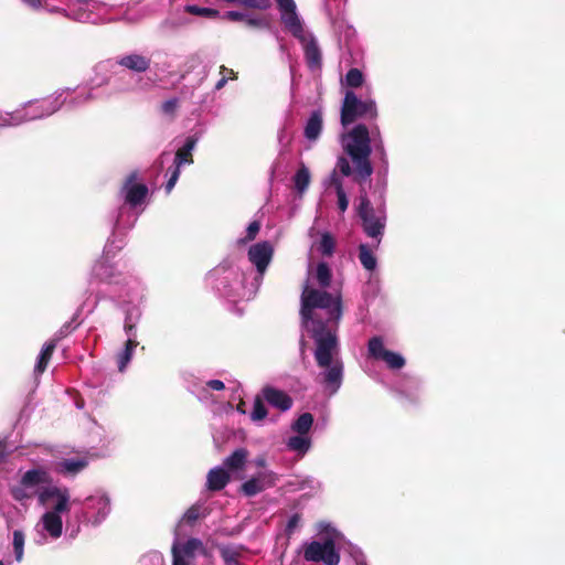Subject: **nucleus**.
Here are the masks:
<instances>
[{
    "label": "nucleus",
    "instance_id": "nucleus-21",
    "mask_svg": "<svg viewBox=\"0 0 565 565\" xmlns=\"http://www.w3.org/2000/svg\"><path fill=\"white\" fill-rule=\"evenodd\" d=\"M150 58L140 54L125 55L118 61L120 66L137 73L146 72L150 67Z\"/></svg>",
    "mask_w": 565,
    "mask_h": 565
},
{
    "label": "nucleus",
    "instance_id": "nucleus-54",
    "mask_svg": "<svg viewBox=\"0 0 565 565\" xmlns=\"http://www.w3.org/2000/svg\"><path fill=\"white\" fill-rule=\"evenodd\" d=\"M227 81H228V77L226 75L221 76V78L215 84V89L216 90L222 89L226 85Z\"/></svg>",
    "mask_w": 565,
    "mask_h": 565
},
{
    "label": "nucleus",
    "instance_id": "nucleus-3",
    "mask_svg": "<svg viewBox=\"0 0 565 565\" xmlns=\"http://www.w3.org/2000/svg\"><path fill=\"white\" fill-rule=\"evenodd\" d=\"M377 117L376 104L373 99H360L353 90H347L341 106L340 120L347 127L358 119H374Z\"/></svg>",
    "mask_w": 565,
    "mask_h": 565
},
{
    "label": "nucleus",
    "instance_id": "nucleus-43",
    "mask_svg": "<svg viewBox=\"0 0 565 565\" xmlns=\"http://www.w3.org/2000/svg\"><path fill=\"white\" fill-rule=\"evenodd\" d=\"M301 522V514L300 513H295L292 514L289 520H288V523L286 525V534L288 536H291L295 532V530L299 526Z\"/></svg>",
    "mask_w": 565,
    "mask_h": 565
},
{
    "label": "nucleus",
    "instance_id": "nucleus-5",
    "mask_svg": "<svg viewBox=\"0 0 565 565\" xmlns=\"http://www.w3.org/2000/svg\"><path fill=\"white\" fill-rule=\"evenodd\" d=\"M311 332L317 344L315 358L318 366H330L333 359V352L338 347L337 335L327 328V323L324 321H313Z\"/></svg>",
    "mask_w": 565,
    "mask_h": 565
},
{
    "label": "nucleus",
    "instance_id": "nucleus-17",
    "mask_svg": "<svg viewBox=\"0 0 565 565\" xmlns=\"http://www.w3.org/2000/svg\"><path fill=\"white\" fill-rule=\"evenodd\" d=\"M198 143V138L195 136H189L185 139L184 145L179 148L175 152L173 166L181 169L184 164L193 163V150Z\"/></svg>",
    "mask_w": 565,
    "mask_h": 565
},
{
    "label": "nucleus",
    "instance_id": "nucleus-36",
    "mask_svg": "<svg viewBox=\"0 0 565 565\" xmlns=\"http://www.w3.org/2000/svg\"><path fill=\"white\" fill-rule=\"evenodd\" d=\"M289 449L305 454L310 448V440L303 435L292 436L288 439Z\"/></svg>",
    "mask_w": 565,
    "mask_h": 565
},
{
    "label": "nucleus",
    "instance_id": "nucleus-59",
    "mask_svg": "<svg viewBox=\"0 0 565 565\" xmlns=\"http://www.w3.org/2000/svg\"><path fill=\"white\" fill-rule=\"evenodd\" d=\"M237 409H238L239 412H243V413H244V409H243V406H242V405H238V406H237Z\"/></svg>",
    "mask_w": 565,
    "mask_h": 565
},
{
    "label": "nucleus",
    "instance_id": "nucleus-34",
    "mask_svg": "<svg viewBox=\"0 0 565 565\" xmlns=\"http://www.w3.org/2000/svg\"><path fill=\"white\" fill-rule=\"evenodd\" d=\"M265 398L262 395H256L254 398V406L250 413V419L254 422H259L266 418L268 412L264 404Z\"/></svg>",
    "mask_w": 565,
    "mask_h": 565
},
{
    "label": "nucleus",
    "instance_id": "nucleus-53",
    "mask_svg": "<svg viewBox=\"0 0 565 565\" xmlns=\"http://www.w3.org/2000/svg\"><path fill=\"white\" fill-rule=\"evenodd\" d=\"M71 332V323H65L64 326H62V328L58 330L57 332V339H62L64 337H66L68 333Z\"/></svg>",
    "mask_w": 565,
    "mask_h": 565
},
{
    "label": "nucleus",
    "instance_id": "nucleus-47",
    "mask_svg": "<svg viewBox=\"0 0 565 565\" xmlns=\"http://www.w3.org/2000/svg\"><path fill=\"white\" fill-rule=\"evenodd\" d=\"M278 9L281 13H287L289 11L296 10V3L294 0H275Z\"/></svg>",
    "mask_w": 565,
    "mask_h": 565
},
{
    "label": "nucleus",
    "instance_id": "nucleus-33",
    "mask_svg": "<svg viewBox=\"0 0 565 565\" xmlns=\"http://www.w3.org/2000/svg\"><path fill=\"white\" fill-rule=\"evenodd\" d=\"M334 248H335V239L334 237L326 232L321 235V239L319 242V245H318V250L323 255V256H332L333 253H334Z\"/></svg>",
    "mask_w": 565,
    "mask_h": 565
},
{
    "label": "nucleus",
    "instance_id": "nucleus-8",
    "mask_svg": "<svg viewBox=\"0 0 565 565\" xmlns=\"http://www.w3.org/2000/svg\"><path fill=\"white\" fill-rule=\"evenodd\" d=\"M196 552L205 554V546L200 539L191 537L184 543L175 542L171 547L172 565H190Z\"/></svg>",
    "mask_w": 565,
    "mask_h": 565
},
{
    "label": "nucleus",
    "instance_id": "nucleus-51",
    "mask_svg": "<svg viewBox=\"0 0 565 565\" xmlns=\"http://www.w3.org/2000/svg\"><path fill=\"white\" fill-rule=\"evenodd\" d=\"M220 74L221 76L226 75L228 79H236L237 75L232 68H227L226 66L222 65L220 67Z\"/></svg>",
    "mask_w": 565,
    "mask_h": 565
},
{
    "label": "nucleus",
    "instance_id": "nucleus-49",
    "mask_svg": "<svg viewBox=\"0 0 565 565\" xmlns=\"http://www.w3.org/2000/svg\"><path fill=\"white\" fill-rule=\"evenodd\" d=\"M223 18L233 22H238L244 21L246 14L239 11H227Z\"/></svg>",
    "mask_w": 565,
    "mask_h": 565
},
{
    "label": "nucleus",
    "instance_id": "nucleus-30",
    "mask_svg": "<svg viewBox=\"0 0 565 565\" xmlns=\"http://www.w3.org/2000/svg\"><path fill=\"white\" fill-rule=\"evenodd\" d=\"M310 171L309 169L301 163L300 168L297 170L296 174L294 175V183L295 188L299 193H303L309 184H310Z\"/></svg>",
    "mask_w": 565,
    "mask_h": 565
},
{
    "label": "nucleus",
    "instance_id": "nucleus-7",
    "mask_svg": "<svg viewBox=\"0 0 565 565\" xmlns=\"http://www.w3.org/2000/svg\"><path fill=\"white\" fill-rule=\"evenodd\" d=\"M369 356L383 361L391 370H401L405 366V359L397 352L384 348L383 339L379 335L372 337L367 342Z\"/></svg>",
    "mask_w": 565,
    "mask_h": 565
},
{
    "label": "nucleus",
    "instance_id": "nucleus-46",
    "mask_svg": "<svg viewBox=\"0 0 565 565\" xmlns=\"http://www.w3.org/2000/svg\"><path fill=\"white\" fill-rule=\"evenodd\" d=\"M26 487H23L21 483L20 486L18 487H14L12 490H11V494L12 497L18 500V501H22L24 499H29L31 498V494L26 492Z\"/></svg>",
    "mask_w": 565,
    "mask_h": 565
},
{
    "label": "nucleus",
    "instance_id": "nucleus-50",
    "mask_svg": "<svg viewBox=\"0 0 565 565\" xmlns=\"http://www.w3.org/2000/svg\"><path fill=\"white\" fill-rule=\"evenodd\" d=\"M313 309H305L303 308V300L301 299V309H300V313H301V317L302 319L307 322L309 320H311V322L313 323V321H321L320 319H315L313 318V313H312Z\"/></svg>",
    "mask_w": 565,
    "mask_h": 565
},
{
    "label": "nucleus",
    "instance_id": "nucleus-14",
    "mask_svg": "<svg viewBox=\"0 0 565 565\" xmlns=\"http://www.w3.org/2000/svg\"><path fill=\"white\" fill-rule=\"evenodd\" d=\"M303 45L305 58L310 70H318L322 65V55L320 47L312 35L307 36L306 40L300 41Z\"/></svg>",
    "mask_w": 565,
    "mask_h": 565
},
{
    "label": "nucleus",
    "instance_id": "nucleus-38",
    "mask_svg": "<svg viewBox=\"0 0 565 565\" xmlns=\"http://www.w3.org/2000/svg\"><path fill=\"white\" fill-rule=\"evenodd\" d=\"M23 547H24V534L21 531L15 530L13 532V550H14L15 559L18 562H21L23 559Z\"/></svg>",
    "mask_w": 565,
    "mask_h": 565
},
{
    "label": "nucleus",
    "instance_id": "nucleus-26",
    "mask_svg": "<svg viewBox=\"0 0 565 565\" xmlns=\"http://www.w3.org/2000/svg\"><path fill=\"white\" fill-rule=\"evenodd\" d=\"M359 260L369 271H373L377 266V259L366 244L359 245Z\"/></svg>",
    "mask_w": 565,
    "mask_h": 565
},
{
    "label": "nucleus",
    "instance_id": "nucleus-52",
    "mask_svg": "<svg viewBox=\"0 0 565 565\" xmlns=\"http://www.w3.org/2000/svg\"><path fill=\"white\" fill-rule=\"evenodd\" d=\"M206 385L214 391H222L225 388L224 383L220 380H211L206 383Z\"/></svg>",
    "mask_w": 565,
    "mask_h": 565
},
{
    "label": "nucleus",
    "instance_id": "nucleus-22",
    "mask_svg": "<svg viewBox=\"0 0 565 565\" xmlns=\"http://www.w3.org/2000/svg\"><path fill=\"white\" fill-rule=\"evenodd\" d=\"M281 22L284 23L286 29L299 41L306 40V34L296 10L282 13Z\"/></svg>",
    "mask_w": 565,
    "mask_h": 565
},
{
    "label": "nucleus",
    "instance_id": "nucleus-58",
    "mask_svg": "<svg viewBox=\"0 0 565 565\" xmlns=\"http://www.w3.org/2000/svg\"><path fill=\"white\" fill-rule=\"evenodd\" d=\"M356 565H367V563L365 561H359L356 562Z\"/></svg>",
    "mask_w": 565,
    "mask_h": 565
},
{
    "label": "nucleus",
    "instance_id": "nucleus-55",
    "mask_svg": "<svg viewBox=\"0 0 565 565\" xmlns=\"http://www.w3.org/2000/svg\"><path fill=\"white\" fill-rule=\"evenodd\" d=\"M23 2L28 3L29 6L33 8H38L41 6V0H22Z\"/></svg>",
    "mask_w": 565,
    "mask_h": 565
},
{
    "label": "nucleus",
    "instance_id": "nucleus-1",
    "mask_svg": "<svg viewBox=\"0 0 565 565\" xmlns=\"http://www.w3.org/2000/svg\"><path fill=\"white\" fill-rule=\"evenodd\" d=\"M349 141L343 146L344 152L354 166V181L362 184L373 173L370 160L372 152L370 132L365 125H356L349 134Z\"/></svg>",
    "mask_w": 565,
    "mask_h": 565
},
{
    "label": "nucleus",
    "instance_id": "nucleus-18",
    "mask_svg": "<svg viewBox=\"0 0 565 565\" xmlns=\"http://www.w3.org/2000/svg\"><path fill=\"white\" fill-rule=\"evenodd\" d=\"M323 127V116L320 109L313 110L308 118L305 129L303 136L309 141H316L319 139Z\"/></svg>",
    "mask_w": 565,
    "mask_h": 565
},
{
    "label": "nucleus",
    "instance_id": "nucleus-48",
    "mask_svg": "<svg viewBox=\"0 0 565 565\" xmlns=\"http://www.w3.org/2000/svg\"><path fill=\"white\" fill-rule=\"evenodd\" d=\"M337 196H338V207L341 212H345L348 210V206H349V200H348V196L343 191H338L337 192Z\"/></svg>",
    "mask_w": 565,
    "mask_h": 565
},
{
    "label": "nucleus",
    "instance_id": "nucleus-37",
    "mask_svg": "<svg viewBox=\"0 0 565 565\" xmlns=\"http://www.w3.org/2000/svg\"><path fill=\"white\" fill-rule=\"evenodd\" d=\"M364 76L359 68H350L345 75V84L351 88H358L363 85Z\"/></svg>",
    "mask_w": 565,
    "mask_h": 565
},
{
    "label": "nucleus",
    "instance_id": "nucleus-42",
    "mask_svg": "<svg viewBox=\"0 0 565 565\" xmlns=\"http://www.w3.org/2000/svg\"><path fill=\"white\" fill-rule=\"evenodd\" d=\"M168 171L170 172V178L166 184V192L170 193L172 191V189L174 188L177 181L179 180L180 168L172 166L171 168H169Z\"/></svg>",
    "mask_w": 565,
    "mask_h": 565
},
{
    "label": "nucleus",
    "instance_id": "nucleus-19",
    "mask_svg": "<svg viewBox=\"0 0 565 565\" xmlns=\"http://www.w3.org/2000/svg\"><path fill=\"white\" fill-rule=\"evenodd\" d=\"M231 480L230 473L223 467H215L207 472L206 487L210 491L224 489Z\"/></svg>",
    "mask_w": 565,
    "mask_h": 565
},
{
    "label": "nucleus",
    "instance_id": "nucleus-23",
    "mask_svg": "<svg viewBox=\"0 0 565 565\" xmlns=\"http://www.w3.org/2000/svg\"><path fill=\"white\" fill-rule=\"evenodd\" d=\"M44 530L54 539L62 535L63 521L58 513L47 511L42 516Z\"/></svg>",
    "mask_w": 565,
    "mask_h": 565
},
{
    "label": "nucleus",
    "instance_id": "nucleus-44",
    "mask_svg": "<svg viewBox=\"0 0 565 565\" xmlns=\"http://www.w3.org/2000/svg\"><path fill=\"white\" fill-rule=\"evenodd\" d=\"M327 186H332L335 190V193L338 191H343V184L342 181L337 172V170H333L329 177V179L326 181Z\"/></svg>",
    "mask_w": 565,
    "mask_h": 565
},
{
    "label": "nucleus",
    "instance_id": "nucleus-32",
    "mask_svg": "<svg viewBox=\"0 0 565 565\" xmlns=\"http://www.w3.org/2000/svg\"><path fill=\"white\" fill-rule=\"evenodd\" d=\"M316 279L321 288H327L331 284L332 273L327 263H319L316 268Z\"/></svg>",
    "mask_w": 565,
    "mask_h": 565
},
{
    "label": "nucleus",
    "instance_id": "nucleus-60",
    "mask_svg": "<svg viewBox=\"0 0 565 565\" xmlns=\"http://www.w3.org/2000/svg\"><path fill=\"white\" fill-rule=\"evenodd\" d=\"M166 106H168V108H171L170 102H167Z\"/></svg>",
    "mask_w": 565,
    "mask_h": 565
},
{
    "label": "nucleus",
    "instance_id": "nucleus-31",
    "mask_svg": "<svg viewBox=\"0 0 565 565\" xmlns=\"http://www.w3.org/2000/svg\"><path fill=\"white\" fill-rule=\"evenodd\" d=\"M313 424V416L311 413L301 414L292 424L291 428L299 435H306L309 433Z\"/></svg>",
    "mask_w": 565,
    "mask_h": 565
},
{
    "label": "nucleus",
    "instance_id": "nucleus-6",
    "mask_svg": "<svg viewBox=\"0 0 565 565\" xmlns=\"http://www.w3.org/2000/svg\"><path fill=\"white\" fill-rule=\"evenodd\" d=\"M303 558L308 562H323L324 565H339L340 554L335 550L333 540L324 542L312 541L303 546Z\"/></svg>",
    "mask_w": 565,
    "mask_h": 565
},
{
    "label": "nucleus",
    "instance_id": "nucleus-25",
    "mask_svg": "<svg viewBox=\"0 0 565 565\" xmlns=\"http://www.w3.org/2000/svg\"><path fill=\"white\" fill-rule=\"evenodd\" d=\"M55 348L56 340H51L50 342L44 344L35 365V373L42 374L46 370L49 362L51 361L52 355L55 351Z\"/></svg>",
    "mask_w": 565,
    "mask_h": 565
},
{
    "label": "nucleus",
    "instance_id": "nucleus-28",
    "mask_svg": "<svg viewBox=\"0 0 565 565\" xmlns=\"http://www.w3.org/2000/svg\"><path fill=\"white\" fill-rule=\"evenodd\" d=\"M243 548L234 546L220 547V555L225 565H241L239 558L242 557Z\"/></svg>",
    "mask_w": 565,
    "mask_h": 565
},
{
    "label": "nucleus",
    "instance_id": "nucleus-41",
    "mask_svg": "<svg viewBox=\"0 0 565 565\" xmlns=\"http://www.w3.org/2000/svg\"><path fill=\"white\" fill-rule=\"evenodd\" d=\"M244 22L247 26L254 29H265L269 25V22L265 17H249L246 14Z\"/></svg>",
    "mask_w": 565,
    "mask_h": 565
},
{
    "label": "nucleus",
    "instance_id": "nucleus-10",
    "mask_svg": "<svg viewBox=\"0 0 565 565\" xmlns=\"http://www.w3.org/2000/svg\"><path fill=\"white\" fill-rule=\"evenodd\" d=\"M138 171L130 172L124 182L121 191L125 193V202L131 207L142 204L148 195V186L137 183Z\"/></svg>",
    "mask_w": 565,
    "mask_h": 565
},
{
    "label": "nucleus",
    "instance_id": "nucleus-27",
    "mask_svg": "<svg viewBox=\"0 0 565 565\" xmlns=\"http://www.w3.org/2000/svg\"><path fill=\"white\" fill-rule=\"evenodd\" d=\"M138 342L132 339H128L125 343V349L118 354V370L124 372L132 358V352L137 348Z\"/></svg>",
    "mask_w": 565,
    "mask_h": 565
},
{
    "label": "nucleus",
    "instance_id": "nucleus-16",
    "mask_svg": "<svg viewBox=\"0 0 565 565\" xmlns=\"http://www.w3.org/2000/svg\"><path fill=\"white\" fill-rule=\"evenodd\" d=\"M324 369L326 371L322 373L323 383L331 388L332 393H335L342 383L343 364L340 361H335Z\"/></svg>",
    "mask_w": 565,
    "mask_h": 565
},
{
    "label": "nucleus",
    "instance_id": "nucleus-62",
    "mask_svg": "<svg viewBox=\"0 0 565 565\" xmlns=\"http://www.w3.org/2000/svg\"><path fill=\"white\" fill-rule=\"evenodd\" d=\"M82 3H86L88 0H78Z\"/></svg>",
    "mask_w": 565,
    "mask_h": 565
},
{
    "label": "nucleus",
    "instance_id": "nucleus-29",
    "mask_svg": "<svg viewBox=\"0 0 565 565\" xmlns=\"http://www.w3.org/2000/svg\"><path fill=\"white\" fill-rule=\"evenodd\" d=\"M87 503L92 508H97V520H103L110 511L109 499L106 495L89 497Z\"/></svg>",
    "mask_w": 565,
    "mask_h": 565
},
{
    "label": "nucleus",
    "instance_id": "nucleus-40",
    "mask_svg": "<svg viewBox=\"0 0 565 565\" xmlns=\"http://www.w3.org/2000/svg\"><path fill=\"white\" fill-rule=\"evenodd\" d=\"M334 170H339V172L344 177L354 175L350 161L344 156L338 158Z\"/></svg>",
    "mask_w": 565,
    "mask_h": 565
},
{
    "label": "nucleus",
    "instance_id": "nucleus-56",
    "mask_svg": "<svg viewBox=\"0 0 565 565\" xmlns=\"http://www.w3.org/2000/svg\"><path fill=\"white\" fill-rule=\"evenodd\" d=\"M134 329H135V324H132V323H126L125 324V331L127 333H130Z\"/></svg>",
    "mask_w": 565,
    "mask_h": 565
},
{
    "label": "nucleus",
    "instance_id": "nucleus-11",
    "mask_svg": "<svg viewBox=\"0 0 565 565\" xmlns=\"http://www.w3.org/2000/svg\"><path fill=\"white\" fill-rule=\"evenodd\" d=\"M274 255V248L267 241L256 243L248 249V259L256 266L257 271L264 275Z\"/></svg>",
    "mask_w": 565,
    "mask_h": 565
},
{
    "label": "nucleus",
    "instance_id": "nucleus-45",
    "mask_svg": "<svg viewBox=\"0 0 565 565\" xmlns=\"http://www.w3.org/2000/svg\"><path fill=\"white\" fill-rule=\"evenodd\" d=\"M260 230V223L258 221H253L246 230V236L243 239L244 243L254 241Z\"/></svg>",
    "mask_w": 565,
    "mask_h": 565
},
{
    "label": "nucleus",
    "instance_id": "nucleus-61",
    "mask_svg": "<svg viewBox=\"0 0 565 565\" xmlns=\"http://www.w3.org/2000/svg\"><path fill=\"white\" fill-rule=\"evenodd\" d=\"M166 106H168V108H171L170 102H167Z\"/></svg>",
    "mask_w": 565,
    "mask_h": 565
},
{
    "label": "nucleus",
    "instance_id": "nucleus-9",
    "mask_svg": "<svg viewBox=\"0 0 565 565\" xmlns=\"http://www.w3.org/2000/svg\"><path fill=\"white\" fill-rule=\"evenodd\" d=\"M38 498H39V502L43 505L49 504V502L52 499L56 500L55 504L52 507L51 512L61 514L64 512H70V510H71L70 491L65 487L64 488L55 487V486L46 487L39 493Z\"/></svg>",
    "mask_w": 565,
    "mask_h": 565
},
{
    "label": "nucleus",
    "instance_id": "nucleus-4",
    "mask_svg": "<svg viewBox=\"0 0 565 565\" xmlns=\"http://www.w3.org/2000/svg\"><path fill=\"white\" fill-rule=\"evenodd\" d=\"M302 300L305 309H328L329 321L338 322L342 316L341 297H333L330 292L305 287L302 291Z\"/></svg>",
    "mask_w": 565,
    "mask_h": 565
},
{
    "label": "nucleus",
    "instance_id": "nucleus-13",
    "mask_svg": "<svg viewBox=\"0 0 565 565\" xmlns=\"http://www.w3.org/2000/svg\"><path fill=\"white\" fill-rule=\"evenodd\" d=\"M263 397L273 407L286 412L292 406V398L281 390L266 385L262 388Z\"/></svg>",
    "mask_w": 565,
    "mask_h": 565
},
{
    "label": "nucleus",
    "instance_id": "nucleus-63",
    "mask_svg": "<svg viewBox=\"0 0 565 565\" xmlns=\"http://www.w3.org/2000/svg\"><path fill=\"white\" fill-rule=\"evenodd\" d=\"M0 565H4L3 562L0 561Z\"/></svg>",
    "mask_w": 565,
    "mask_h": 565
},
{
    "label": "nucleus",
    "instance_id": "nucleus-24",
    "mask_svg": "<svg viewBox=\"0 0 565 565\" xmlns=\"http://www.w3.org/2000/svg\"><path fill=\"white\" fill-rule=\"evenodd\" d=\"M248 457V450L246 448H238L234 450L223 461V468L232 471L243 469Z\"/></svg>",
    "mask_w": 565,
    "mask_h": 565
},
{
    "label": "nucleus",
    "instance_id": "nucleus-15",
    "mask_svg": "<svg viewBox=\"0 0 565 565\" xmlns=\"http://www.w3.org/2000/svg\"><path fill=\"white\" fill-rule=\"evenodd\" d=\"M88 467L86 458H67L55 465V471L65 477H74Z\"/></svg>",
    "mask_w": 565,
    "mask_h": 565
},
{
    "label": "nucleus",
    "instance_id": "nucleus-20",
    "mask_svg": "<svg viewBox=\"0 0 565 565\" xmlns=\"http://www.w3.org/2000/svg\"><path fill=\"white\" fill-rule=\"evenodd\" d=\"M21 484L29 489L35 488L40 484H50L52 482V478L50 473L42 469H31L28 470L21 478Z\"/></svg>",
    "mask_w": 565,
    "mask_h": 565
},
{
    "label": "nucleus",
    "instance_id": "nucleus-57",
    "mask_svg": "<svg viewBox=\"0 0 565 565\" xmlns=\"http://www.w3.org/2000/svg\"><path fill=\"white\" fill-rule=\"evenodd\" d=\"M256 463H257V466H259V467H264V466H265V463H266V460H265L264 458H258V459L256 460Z\"/></svg>",
    "mask_w": 565,
    "mask_h": 565
},
{
    "label": "nucleus",
    "instance_id": "nucleus-2",
    "mask_svg": "<svg viewBox=\"0 0 565 565\" xmlns=\"http://www.w3.org/2000/svg\"><path fill=\"white\" fill-rule=\"evenodd\" d=\"M382 202L376 209L370 202L365 191H361L359 196L358 215L362 221L364 233L381 243L384 230L386 226V209L383 194H381Z\"/></svg>",
    "mask_w": 565,
    "mask_h": 565
},
{
    "label": "nucleus",
    "instance_id": "nucleus-12",
    "mask_svg": "<svg viewBox=\"0 0 565 565\" xmlns=\"http://www.w3.org/2000/svg\"><path fill=\"white\" fill-rule=\"evenodd\" d=\"M276 475L271 471L259 472L241 486L242 492L246 497H254L264 490L274 487Z\"/></svg>",
    "mask_w": 565,
    "mask_h": 565
},
{
    "label": "nucleus",
    "instance_id": "nucleus-39",
    "mask_svg": "<svg viewBox=\"0 0 565 565\" xmlns=\"http://www.w3.org/2000/svg\"><path fill=\"white\" fill-rule=\"evenodd\" d=\"M200 518H201V507L198 504H194L185 511V513L183 515V521L189 525H193Z\"/></svg>",
    "mask_w": 565,
    "mask_h": 565
},
{
    "label": "nucleus",
    "instance_id": "nucleus-35",
    "mask_svg": "<svg viewBox=\"0 0 565 565\" xmlns=\"http://www.w3.org/2000/svg\"><path fill=\"white\" fill-rule=\"evenodd\" d=\"M184 11L189 14L204 17L207 19L217 18L220 14V12L216 9L203 8L195 4L185 6Z\"/></svg>",
    "mask_w": 565,
    "mask_h": 565
}]
</instances>
